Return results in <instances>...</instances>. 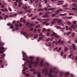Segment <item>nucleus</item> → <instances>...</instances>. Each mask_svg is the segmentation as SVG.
I'll return each instance as SVG.
<instances>
[{
    "label": "nucleus",
    "mask_w": 77,
    "mask_h": 77,
    "mask_svg": "<svg viewBox=\"0 0 77 77\" xmlns=\"http://www.w3.org/2000/svg\"><path fill=\"white\" fill-rule=\"evenodd\" d=\"M72 56V54H70L69 55V57H71V56Z\"/></svg>",
    "instance_id": "774afa93"
},
{
    "label": "nucleus",
    "mask_w": 77,
    "mask_h": 77,
    "mask_svg": "<svg viewBox=\"0 0 77 77\" xmlns=\"http://www.w3.org/2000/svg\"><path fill=\"white\" fill-rule=\"evenodd\" d=\"M33 16V14H31L29 16V17H31Z\"/></svg>",
    "instance_id": "37998d69"
},
{
    "label": "nucleus",
    "mask_w": 77,
    "mask_h": 77,
    "mask_svg": "<svg viewBox=\"0 0 77 77\" xmlns=\"http://www.w3.org/2000/svg\"><path fill=\"white\" fill-rule=\"evenodd\" d=\"M71 32L70 31L69 32H68L66 33V32H65L64 33V35H69V34H71Z\"/></svg>",
    "instance_id": "1a4fd4ad"
},
{
    "label": "nucleus",
    "mask_w": 77,
    "mask_h": 77,
    "mask_svg": "<svg viewBox=\"0 0 77 77\" xmlns=\"http://www.w3.org/2000/svg\"><path fill=\"white\" fill-rule=\"evenodd\" d=\"M10 29H13L14 28V26H13V24H11V26L10 27Z\"/></svg>",
    "instance_id": "a211bd4d"
},
{
    "label": "nucleus",
    "mask_w": 77,
    "mask_h": 77,
    "mask_svg": "<svg viewBox=\"0 0 77 77\" xmlns=\"http://www.w3.org/2000/svg\"><path fill=\"white\" fill-rule=\"evenodd\" d=\"M68 49V48L65 47L64 48V51H66Z\"/></svg>",
    "instance_id": "f3484780"
},
{
    "label": "nucleus",
    "mask_w": 77,
    "mask_h": 77,
    "mask_svg": "<svg viewBox=\"0 0 77 77\" xmlns=\"http://www.w3.org/2000/svg\"><path fill=\"white\" fill-rule=\"evenodd\" d=\"M41 66H44V63H43V61H42L39 64Z\"/></svg>",
    "instance_id": "9b49d317"
},
{
    "label": "nucleus",
    "mask_w": 77,
    "mask_h": 77,
    "mask_svg": "<svg viewBox=\"0 0 77 77\" xmlns=\"http://www.w3.org/2000/svg\"><path fill=\"white\" fill-rule=\"evenodd\" d=\"M63 11V9H59L57 11V12H61V11Z\"/></svg>",
    "instance_id": "aec40b11"
},
{
    "label": "nucleus",
    "mask_w": 77,
    "mask_h": 77,
    "mask_svg": "<svg viewBox=\"0 0 77 77\" xmlns=\"http://www.w3.org/2000/svg\"><path fill=\"white\" fill-rule=\"evenodd\" d=\"M43 37H40L38 40V42H39L41 39H43V38H44V35L42 36Z\"/></svg>",
    "instance_id": "6e6552de"
},
{
    "label": "nucleus",
    "mask_w": 77,
    "mask_h": 77,
    "mask_svg": "<svg viewBox=\"0 0 77 77\" xmlns=\"http://www.w3.org/2000/svg\"><path fill=\"white\" fill-rule=\"evenodd\" d=\"M4 17L5 18H9V16L7 15H5L4 16Z\"/></svg>",
    "instance_id": "13d9d810"
},
{
    "label": "nucleus",
    "mask_w": 77,
    "mask_h": 77,
    "mask_svg": "<svg viewBox=\"0 0 77 77\" xmlns=\"http://www.w3.org/2000/svg\"><path fill=\"white\" fill-rule=\"evenodd\" d=\"M64 53H63V51H61V53H60V55L61 56H63Z\"/></svg>",
    "instance_id": "412c9836"
},
{
    "label": "nucleus",
    "mask_w": 77,
    "mask_h": 77,
    "mask_svg": "<svg viewBox=\"0 0 77 77\" xmlns=\"http://www.w3.org/2000/svg\"><path fill=\"white\" fill-rule=\"evenodd\" d=\"M66 30H69V29L68 28V27L67 26H66Z\"/></svg>",
    "instance_id": "e433bc0d"
},
{
    "label": "nucleus",
    "mask_w": 77,
    "mask_h": 77,
    "mask_svg": "<svg viewBox=\"0 0 77 77\" xmlns=\"http://www.w3.org/2000/svg\"><path fill=\"white\" fill-rule=\"evenodd\" d=\"M22 54H23V57H25V58H23L22 59L24 61H26L27 60V56L26 55V54L25 52H23L22 53Z\"/></svg>",
    "instance_id": "7ed1b4c3"
},
{
    "label": "nucleus",
    "mask_w": 77,
    "mask_h": 77,
    "mask_svg": "<svg viewBox=\"0 0 77 77\" xmlns=\"http://www.w3.org/2000/svg\"><path fill=\"white\" fill-rule=\"evenodd\" d=\"M57 19H54L53 20V21H57Z\"/></svg>",
    "instance_id": "0e129e2a"
},
{
    "label": "nucleus",
    "mask_w": 77,
    "mask_h": 77,
    "mask_svg": "<svg viewBox=\"0 0 77 77\" xmlns=\"http://www.w3.org/2000/svg\"><path fill=\"white\" fill-rule=\"evenodd\" d=\"M63 72H61L60 73V77H62V74H63Z\"/></svg>",
    "instance_id": "bb28decb"
},
{
    "label": "nucleus",
    "mask_w": 77,
    "mask_h": 77,
    "mask_svg": "<svg viewBox=\"0 0 77 77\" xmlns=\"http://www.w3.org/2000/svg\"><path fill=\"white\" fill-rule=\"evenodd\" d=\"M50 39H51V38H48L46 39V41H50Z\"/></svg>",
    "instance_id": "2f4dec72"
},
{
    "label": "nucleus",
    "mask_w": 77,
    "mask_h": 77,
    "mask_svg": "<svg viewBox=\"0 0 77 77\" xmlns=\"http://www.w3.org/2000/svg\"><path fill=\"white\" fill-rule=\"evenodd\" d=\"M29 3V5H32V3H33V1H32V0H30Z\"/></svg>",
    "instance_id": "c85d7f7f"
},
{
    "label": "nucleus",
    "mask_w": 77,
    "mask_h": 77,
    "mask_svg": "<svg viewBox=\"0 0 77 77\" xmlns=\"http://www.w3.org/2000/svg\"><path fill=\"white\" fill-rule=\"evenodd\" d=\"M2 2L3 3V4H4V5H6V3H5V1H2Z\"/></svg>",
    "instance_id": "3c124183"
},
{
    "label": "nucleus",
    "mask_w": 77,
    "mask_h": 77,
    "mask_svg": "<svg viewBox=\"0 0 77 77\" xmlns=\"http://www.w3.org/2000/svg\"><path fill=\"white\" fill-rule=\"evenodd\" d=\"M40 24L36 26V27H37V28L39 27H40Z\"/></svg>",
    "instance_id": "69168bd1"
},
{
    "label": "nucleus",
    "mask_w": 77,
    "mask_h": 77,
    "mask_svg": "<svg viewBox=\"0 0 77 77\" xmlns=\"http://www.w3.org/2000/svg\"><path fill=\"white\" fill-rule=\"evenodd\" d=\"M30 23L28 22L26 24V26H28V25H30Z\"/></svg>",
    "instance_id": "58836bf2"
},
{
    "label": "nucleus",
    "mask_w": 77,
    "mask_h": 77,
    "mask_svg": "<svg viewBox=\"0 0 77 77\" xmlns=\"http://www.w3.org/2000/svg\"><path fill=\"white\" fill-rule=\"evenodd\" d=\"M69 74V73L67 72L66 73L65 75L67 76Z\"/></svg>",
    "instance_id": "de8ad7c7"
},
{
    "label": "nucleus",
    "mask_w": 77,
    "mask_h": 77,
    "mask_svg": "<svg viewBox=\"0 0 77 77\" xmlns=\"http://www.w3.org/2000/svg\"><path fill=\"white\" fill-rule=\"evenodd\" d=\"M46 5H47L48 6L47 7V8H49V7H50V6L49 4H47Z\"/></svg>",
    "instance_id": "6e6d98bb"
},
{
    "label": "nucleus",
    "mask_w": 77,
    "mask_h": 77,
    "mask_svg": "<svg viewBox=\"0 0 77 77\" xmlns=\"http://www.w3.org/2000/svg\"><path fill=\"white\" fill-rule=\"evenodd\" d=\"M20 33H21V34H22V35H23V36H24L26 38H27L28 35L26 33V32H24L23 31H21V32Z\"/></svg>",
    "instance_id": "39448f33"
},
{
    "label": "nucleus",
    "mask_w": 77,
    "mask_h": 77,
    "mask_svg": "<svg viewBox=\"0 0 77 77\" xmlns=\"http://www.w3.org/2000/svg\"><path fill=\"white\" fill-rule=\"evenodd\" d=\"M77 23V21H73V24H74V25H75V24H76V23Z\"/></svg>",
    "instance_id": "a19ab883"
},
{
    "label": "nucleus",
    "mask_w": 77,
    "mask_h": 77,
    "mask_svg": "<svg viewBox=\"0 0 77 77\" xmlns=\"http://www.w3.org/2000/svg\"><path fill=\"white\" fill-rule=\"evenodd\" d=\"M22 8H23V9H24L25 10H26L27 9V5H25V7H22Z\"/></svg>",
    "instance_id": "f8f14e48"
},
{
    "label": "nucleus",
    "mask_w": 77,
    "mask_h": 77,
    "mask_svg": "<svg viewBox=\"0 0 77 77\" xmlns=\"http://www.w3.org/2000/svg\"><path fill=\"white\" fill-rule=\"evenodd\" d=\"M67 23L69 25H71V22H69V21H67Z\"/></svg>",
    "instance_id": "4be33fe9"
},
{
    "label": "nucleus",
    "mask_w": 77,
    "mask_h": 77,
    "mask_svg": "<svg viewBox=\"0 0 77 77\" xmlns=\"http://www.w3.org/2000/svg\"><path fill=\"white\" fill-rule=\"evenodd\" d=\"M71 58L72 59L74 60V55H73L72 56V57Z\"/></svg>",
    "instance_id": "052dcab7"
},
{
    "label": "nucleus",
    "mask_w": 77,
    "mask_h": 77,
    "mask_svg": "<svg viewBox=\"0 0 77 77\" xmlns=\"http://www.w3.org/2000/svg\"><path fill=\"white\" fill-rule=\"evenodd\" d=\"M51 36H55L56 38H59V35H57V34L54 32H53L51 35Z\"/></svg>",
    "instance_id": "20e7f679"
},
{
    "label": "nucleus",
    "mask_w": 77,
    "mask_h": 77,
    "mask_svg": "<svg viewBox=\"0 0 77 77\" xmlns=\"http://www.w3.org/2000/svg\"><path fill=\"white\" fill-rule=\"evenodd\" d=\"M48 23V21L44 22H43V24H46V23Z\"/></svg>",
    "instance_id": "473e14b6"
},
{
    "label": "nucleus",
    "mask_w": 77,
    "mask_h": 77,
    "mask_svg": "<svg viewBox=\"0 0 77 77\" xmlns=\"http://www.w3.org/2000/svg\"><path fill=\"white\" fill-rule=\"evenodd\" d=\"M7 26H11V23H8L7 24Z\"/></svg>",
    "instance_id": "a18cd8bd"
},
{
    "label": "nucleus",
    "mask_w": 77,
    "mask_h": 77,
    "mask_svg": "<svg viewBox=\"0 0 77 77\" xmlns=\"http://www.w3.org/2000/svg\"><path fill=\"white\" fill-rule=\"evenodd\" d=\"M56 14H53L52 15V17H54V16H56Z\"/></svg>",
    "instance_id": "e2e57ef3"
},
{
    "label": "nucleus",
    "mask_w": 77,
    "mask_h": 77,
    "mask_svg": "<svg viewBox=\"0 0 77 77\" xmlns=\"http://www.w3.org/2000/svg\"><path fill=\"white\" fill-rule=\"evenodd\" d=\"M50 32H48V33H47L46 34L47 36L48 37L49 36H50Z\"/></svg>",
    "instance_id": "6ab92c4d"
},
{
    "label": "nucleus",
    "mask_w": 77,
    "mask_h": 77,
    "mask_svg": "<svg viewBox=\"0 0 77 77\" xmlns=\"http://www.w3.org/2000/svg\"><path fill=\"white\" fill-rule=\"evenodd\" d=\"M63 2H64V1H58V3H63Z\"/></svg>",
    "instance_id": "72a5a7b5"
},
{
    "label": "nucleus",
    "mask_w": 77,
    "mask_h": 77,
    "mask_svg": "<svg viewBox=\"0 0 77 77\" xmlns=\"http://www.w3.org/2000/svg\"><path fill=\"white\" fill-rule=\"evenodd\" d=\"M29 30H30V31L33 30V28H31Z\"/></svg>",
    "instance_id": "338daca9"
},
{
    "label": "nucleus",
    "mask_w": 77,
    "mask_h": 77,
    "mask_svg": "<svg viewBox=\"0 0 77 77\" xmlns=\"http://www.w3.org/2000/svg\"><path fill=\"white\" fill-rule=\"evenodd\" d=\"M37 16H35V17H34L33 18H32V20H35L36 19V18H37Z\"/></svg>",
    "instance_id": "393cba45"
},
{
    "label": "nucleus",
    "mask_w": 77,
    "mask_h": 77,
    "mask_svg": "<svg viewBox=\"0 0 77 77\" xmlns=\"http://www.w3.org/2000/svg\"><path fill=\"white\" fill-rule=\"evenodd\" d=\"M72 6L74 7H77V5L75 3H73L72 4Z\"/></svg>",
    "instance_id": "ddd939ff"
},
{
    "label": "nucleus",
    "mask_w": 77,
    "mask_h": 77,
    "mask_svg": "<svg viewBox=\"0 0 77 77\" xmlns=\"http://www.w3.org/2000/svg\"><path fill=\"white\" fill-rule=\"evenodd\" d=\"M29 58L31 60V61H30V62L31 61H32V60H33V59H34V58H33V57L32 56L30 57Z\"/></svg>",
    "instance_id": "2eb2a0df"
},
{
    "label": "nucleus",
    "mask_w": 77,
    "mask_h": 77,
    "mask_svg": "<svg viewBox=\"0 0 77 77\" xmlns=\"http://www.w3.org/2000/svg\"><path fill=\"white\" fill-rule=\"evenodd\" d=\"M74 14L73 13H70L69 14V15H74Z\"/></svg>",
    "instance_id": "f704fd0d"
},
{
    "label": "nucleus",
    "mask_w": 77,
    "mask_h": 77,
    "mask_svg": "<svg viewBox=\"0 0 77 77\" xmlns=\"http://www.w3.org/2000/svg\"><path fill=\"white\" fill-rule=\"evenodd\" d=\"M55 69L56 68H54V70H53L52 69H50V72L48 74V68H45L44 69L42 70V74H45L44 71H45V75H48L49 77H53V75H52V73L53 72H55V74H57L58 73L59 71L58 70H57L56 71H55Z\"/></svg>",
    "instance_id": "f257e3e1"
},
{
    "label": "nucleus",
    "mask_w": 77,
    "mask_h": 77,
    "mask_svg": "<svg viewBox=\"0 0 77 77\" xmlns=\"http://www.w3.org/2000/svg\"><path fill=\"white\" fill-rule=\"evenodd\" d=\"M43 10H44V9L42 8H40V9H38V12H40V11H43Z\"/></svg>",
    "instance_id": "a878e982"
},
{
    "label": "nucleus",
    "mask_w": 77,
    "mask_h": 77,
    "mask_svg": "<svg viewBox=\"0 0 77 77\" xmlns=\"http://www.w3.org/2000/svg\"><path fill=\"white\" fill-rule=\"evenodd\" d=\"M61 49H62V47H61L59 48V50H57V51L58 53H59V51H60Z\"/></svg>",
    "instance_id": "b1692460"
},
{
    "label": "nucleus",
    "mask_w": 77,
    "mask_h": 77,
    "mask_svg": "<svg viewBox=\"0 0 77 77\" xmlns=\"http://www.w3.org/2000/svg\"><path fill=\"white\" fill-rule=\"evenodd\" d=\"M62 20L61 19H59L57 21V23H62Z\"/></svg>",
    "instance_id": "9d476101"
},
{
    "label": "nucleus",
    "mask_w": 77,
    "mask_h": 77,
    "mask_svg": "<svg viewBox=\"0 0 77 77\" xmlns=\"http://www.w3.org/2000/svg\"><path fill=\"white\" fill-rule=\"evenodd\" d=\"M5 54H3L2 55V57L0 58L3 60H4V58H5Z\"/></svg>",
    "instance_id": "0eeeda50"
},
{
    "label": "nucleus",
    "mask_w": 77,
    "mask_h": 77,
    "mask_svg": "<svg viewBox=\"0 0 77 77\" xmlns=\"http://www.w3.org/2000/svg\"><path fill=\"white\" fill-rule=\"evenodd\" d=\"M67 6H68V5L66 4L65 5H63V8H66Z\"/></svg>",
    "instance_id": "5701e85b"
},
{
    "label": "nucleus",
    "mask_w": 77,
    "mask_h": 77,
    "mask_svg": "<svg viewBox=\"0 0 77 77\" xmlns=\"http://www.w3.org/2000/svg\"><path fill=\"white\" fill-rule=\"evenodd\" d=\"M38 74V77H41V75L40 74V73L38 72H37Z\"/></svg>",
    "instance_id": "7c9ffc66"
},
{
    "label": "nucleus",
    "mask_w": 77,
    "mask_h": 77,
    "mask_svg": "<svg viewBox=\"0 0 77 77\" xmlns=\"http://www.w3.org/2000/svg\"><path fill=\"white\" fill-rule=\"evenodd\" d=\"M50 14V12H48L46 13L45 15L46 16V17H48V14Z\"/></svg>",
    "instance_id": "4468645a"
},
{
    "label": "nucleus",
    "mask_w": 77,
    "mask_h": 77,
    "mask_svg": "<svg viewBox=\"0 0 77 77\" xmlns=\"http://www.w3.org/2000/svg\"><path fill=\"white\" fill-rule=\"evenodd\" d=\"M71 27L72 28H74V25H72V26H71Z\"/></svg>",
    "instance_id": "5fc2aeb1"
},
{
    "label": "nucleus",
    "mask_w": 77,
    "mask_h": 77,
    "mask_svg": "<svg viewBox=\"0 0 77 77\" xmlns=\"http://www.w3.org/2000/svg\"><path fill=\"white\" fill-rule=\"evenodd\" d=\"M57 48H58V47H57L55 48H54V51H55V50H57Z\"/></svg>",
    "instance_id": "ea45409f"
},
{
    "label": "nucleus",
    "mask_w": 77,
    "mask_h": 77,
    "mask_svg": "<svg viewBox=\"0 0 77 77\" xmlns=\"http://www.w3.org/2000/svg\"><path fill=\"white\" fill-rule=\"evenodd\" d=\"M42 36V32H41L40 33V34L39 35V36Z\"/></svg>",
    "instance_id": "864d4df0"
},
{
    "label": "nucleus",
    "mask_w": 77,
    "mask_h": 77,
    "mask_svg": "<svg viewBox=\"0 0 77 77\" xmlns=\"http://www.w3.org/2000/svg\"><path fill=\"white\" fill-rule=\"evenodd\" d=\"M0 50H5V48L3 46L0 47Z\"/></svg>",
    "instance_id": "cd10ccee"
},
{
    "label": "nucleus",
    "mask_w": 77,
    "mask_h": 77,
    "mask_svg": "<svg viewBox=\"0 0 77 77\" xmlns=\"http://www.w3.org/2000/svg\"><path fill=\"white\" fill-rule=\"evenodd\" d=\"M8 9L10 11H12V9L10 7H8Z\"/></svg>",
    "instance_id": "49530a36"
},
{
    "label": "nucleus",
    "mask_w": 77,
    "mask_h": 77,
    "mask_svg": "<svg viewBox=\"0 0 77 77\" xmlns=\"http://www.w3.org/2000/svg\"><path fill=\"white\" fill-rule=\"evenodd\" d=\"M5 11H6V12H8V9H7V8H5L4 9V12H5Z\"/></svg>",
    "instance_id": "8fccbe9b"
},
{
    "label": "nucleus",
    "mask_w": 77,
    "mask_h": 77,
    "mask_svg": "<svg viewBox=\"0 0 77 77\" xmlns=\"http://www.w3.org/2000/svg\"><path fill=\"white\" fill-rule=\"evenodd\" d=\"M23 12L22 11H20L19 12L18 14H22Z\"/></svg>",
    "instance_id": "c03bdc74"
},
{
    "label": "nucleus",
    "mask_w": 77,
    "mask_h": 77,
    "mask_svg": "<svg viewBox=\"0 0 77 77\" xmlns=\"http://www.w3.org/2000/svg\"><path fill=\"white\" fill-rule=\"evenodd\" d=\"M41 2H42V1H39V3L38 4V5H39V7H42V5H40L41 4Z\"/></svg>",
    "instance_id": "dca6fc26"
},
{
    "label": "nucleus",
    "mask_w": 77,
    "mask_h": 77,
    "mask_svg": "<svg viewBox=\"0 0 77 77\" xmlns=\"http://www.w3.org/2000/svg\"><path fill=\"white\" fill-rule=\"evenodd\" d=\"M45 30H46V29H45V28H44L42 29V32H45Z\"/></svg>",
    "instance_id": "bf43d9fd"
},
{
    "label": "nucleus",
    "mask_w": 77,
    "mask_h": 77,
    "mask_svg": "<svg viewBox=\"0 0 77 77\" xmlns=\"http://www.w3.org/2000/svg\"><path fill=\"white\" fill-rule=\"evenodd\" d=\"M23 23H26V20L25 19H23Z\"/></svg>",
    "instance_id": "603ef678"
},
{
    "label": "nucleus",
    "mask_w": 77,
    "mask_h": 77,
    "mask_svg": "<svg viewBox=\"0 0 77 77\" xmlns=\"http://www.w3.org/2000/svg\"><path fill=\"white\" fill-rule=\"evenodd\" d=\"M23 17H21L20 18V22H22V21H23Z\"/></svg>",
    "instance_id": "4c0bfd02"
},
{
    "label": "nucleus",
    "mask_w": 77,
    "mask_h": 77,
    "mask_svg": "<svg viewBox=\"0 0 77 77\" xmlns=\"http://www.w3.org/2000/svg\"><path fill=\"white\" fill-rule=\"evenodd\" d=\"M36 59L37 60V61H35L34 62H33L32 61H30L29 60H27V63H30V64H29V68H32V64H35V66H38V63H39V58L37 57L36 58Z\"/></svg>",
    "instance_id": "f03ea898"
},
{
    "label": "nucleus",
    "mask_w": 77,
    "mask_h": 77,
    "mask_svg": "<svg viewBox=\"0 0 77 77\" xmlns=\"http://www.w3.org/2000/svg\"><path fill=\"white\" fill-rule=\"evenodd\" d=\"M62 4H63V3H58L57 4V5H62Z\"/></svg>",
    "instance_id": "680f3d73"
},
{
    "label": "nucleus",
    "mask_w": 77,
    "mask_h": 77,
    "mask_svg": "<svg viewBox=\"0 0 77 77\" xmlns=\"http://www.w3.org/2000/svg\"><path fill=\"white\" fill-rule=\"evenodd\" d=\"M75 35V34L74 33H73L72 34V38H73V37Z\"/></svg>",
    "instance_id": "c756f323"
},
{
    "label": "nucleus",
    "mask_w": 77,
    "mask_h": 77,
    "mask_svg": "<svg viewBox=\"0 0 77 77\" xmlns=\"http://www.w3.org/2000/svg\"><path fill=\"white\" fill-rule=\"evenodd\" d=\"M72 47L73 48V49L74 50H75L76 49V47H75V44H73L72 45Z\"/></svg>",
    "instance_id": "423d86ee"
},
{
    "label": "nucleus",
    "mask_w": 77,
    "mask_h": 77,
    "mask_svg": "<svg viewBox=\"0 0 77 77\" xmlns=\"http://www.w3.org/2000/svg\"><path fill=\"white\" fill-rule=\"evenodd\" d=\"M36 71L34 72L33 73H32V75H34L35 74H36Z\"/></svg>",
    "instance_id": "4d7b16f0"
},
{
    "label": "nucleus",
    "mask_w": 77,
    "mask_h": 77,
    "mask_svg": "<svg viewBox=\"0 0 77 77\" xmlns=\"http://www.w3.org/2000/svg\"><path fill=\"white\" fill-rule=\"evenodd\" d=\"M56 23V21H53L51 22V24H55V23Z\"/></svg>",
    "instance_id": "09e8293b"
},
{
    "label": "nucleus",
    "mask_w": 77,
    "mask_h": 77,
    "mask_svg": "<svg viewBox=\"0 0 77 77\" xmlns=\"http://www.w3.org/2000/svg\"><path fill=\"white\" fill-rule=\"evenodd\" d=\"M67 14H66V13H65L64 14H61V16H65V15H66Z\"/></svg>",
    "instance_id": "c9c22d12"
},
{
    "label": "nucleus",
    "mask_w": 77,
    "mask_h": 77,
    "mask_svg": "<svg viewBox=\"0 0 77 77\" xmlns=\"http://www.w3.org/2000/svg\"><path fill=\"white\" fill-rule=\"evenodd\" d=\"M72 18V17L71 16V17H67V19H71V18Z\"/></svg>",
    "instance_id": "79ce46f5"
}]
</instances>
